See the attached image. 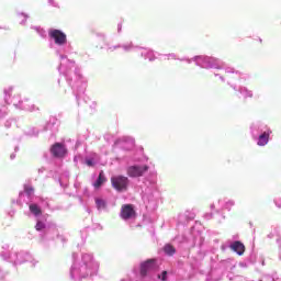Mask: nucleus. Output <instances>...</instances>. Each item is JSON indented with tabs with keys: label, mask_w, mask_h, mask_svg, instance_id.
I'll list each match as a JSON object with an SVG mask.
<instances>
[{
	"label": "nucleus",
	"mask_w": 281,
	"mask_h": 281,
	"mask_svg": "<svg viewBox=\"0 0 281 281\" xmlns=\"http://www.w3.org/2000/svg\"><path fill=\"white\" fill-rule=\"evenodd\" d=\"M58 56L60 58L58 71L61 76H65L67 85L78 99L87 91V77L82 75V70L76 65V61L68 59L65 53H60Z\"/></svg>",
	"instance_id": "nucleus-1"
},
{
	"label": "nucleus",
	"mask_w": 281,
	"mask_h": 281,
	"mask_svg": "<svg viewBox=\"0 0 281 281\" xmlns=\"http://www.w3.org/2000/svg\"><path fill=\"white\" fill-rule=\"evenodd\" d=\"M74 262L70 268V278L75 281L85 280V278H91V276H98L100 271V261L95 260L93 254L82 252L79 257L76 254L72 255Z\"/></svg>",
	"instance_id": "nucleus-2"
},
{
	"label": "nucleus",
	"mask_w": 281,
	"mask_h": 281,
	"mask_svg": "<svg viewBox=\"0 0 281 281\" xmlns=\"http://www.w3.org/2000/svg\"><path fill=\"white\" fill-rule=\"evenodd\" d=\"M4 102H7V104H13L15 109H20L21 111H30L31 113L38 111V106L33 104L30 99L21 98L19 92H14V87L4 89Z\"/></svg>",
	"instance_id": "nucleus-3"
},
{
	"label": "nucleus",
	"mask_w": 281,
	"mask_h": 281,
	"mask_svg": "<svg viewBox=\"0 0 281 281\" xmlns=\"http://www.w3.org/2000/svg\"><path fill=\"white\" fill-rule=\"evenodd\" d=\"M180 60H184L188 65L195 63L196 67H201V69H223L225 66L218 57L207 55H198L193 58H181Z\"/></svg>",
	"instance_id": "nucleus-4"
},
{
	"label": "nucleus",
	"mask_w": 281,
	"mask_h": 281,
	"mask_svg": "<svg viewBox=\"0 0 281 281\" xmlns=\"http://www.w3.org/2000/svg\"><path fill=\"white\" fill-rule=\"evenodd\" d=\"M1 257L3 258V260H7V262H11V265H14V267H18V265H23V262H31L32 267H36V265H38V260L33 259L32 255L25 251H2Z\"/></svg>",
	"instance_id": "nucleus-5"
},
{
	"label": "nucleus",
	"mask_w": 281,
	"mask_h": 281,
	"mask_svg": "<svg viewBox=\"0 0 281 281\" xmlns=\"http://www.w3.org/2000/svg\"><path fill=\"white\" fill-rule=\"evenodd\" d=\"M48 38L54 44L56 54H67V33L58 29L48 30Z\"/></svg>",
	"instance_id": "nucleus-6"
},
{
	"label": "nucleus",
	"mask_w": 281,
	"mask_h": 281,
	"mask_svg": "<svg viewBox=\"0 0 281 281\" xmlns=\"http://www.w3.org/2000/svg\"><path fill=\"white\" fill-rule=\"evenodd\" d=\"M157 269V260L147 259L139 265V276L140 278H148L153 271Z\"/></svg>",
	"instance_id": "nucleus-7"
},
{
	"label": "nucleus",
	"mask_w": 281,
	"mask_h": 281,
	"mask_svg": "<svg viewBox=\"0 0 281 281\" xmlns=\"http://www.w3.org/2000/svg\"><path fill=\"white\" fill-rule=\"evenodd\" d=\"M112 188L117 192H124L128 188V178L124 176H113L111 178Z\"/></svg>",
	"instance_id": "nucleus-8"
},
{
	"label": "nucleus",
	"mask_w": 281,
	"mask_h": 281,
	"mask_svg": "<svg viewBox=\"0 0 281 281\" xmlns=\"http://www.w3.org/2000/svg\"><path fill=\"white\" fill-rule=\"evenodd\" d=\"M271 127L267 126V124L261 122H255L250 125V135L252 139H256V137L262 135L265 131H269Z\"/></svg>",
	"instance_id": "nucleus-9"
},
{
	"label": "nucleus",
	"mask_w": 281,
	"mask_h": 281,
	"mask_svg": "<svg viewBox=\"0 0 281 281\" xmlns=\"http://www.w3.org/2000/svg\"><path fill=\"white\" fill-rule=\"evenodd\" d=\"M145 172H148L147 165H134L127 168V175L132 178L143 177Z\"/></svg>",
	"instance_id": "nucleus-10"
},
{
	"label": "nucleus",
	"mask_w": 281,
	"mask_h": 281,
	"mask_svg": "<svg viewBox=\"0 0 281 281\" xmlns=\"http://www.w3.org/2000/svg\"><path fill=\"white\" fill-rule=\"evenodd\" d=\"M225 74H226L225 78L228 81V85H231L234 91H237L236 86L232 85V82H235V80H238V78H240V72L232 67H226Z\"/></svg>",
	"instance_id": "nucleus-11"
},
{
	"label": "nucleus",
	"mask_w": 281,
	"mask_h": 281,
	"mask_svg": "<svg viewBox=\"0 0 281 281\" xmlns=\"http://www.w3.org/2000/svg\"><path fill=\"white\" fill-rule=\"evenodd\" d=\"M106 47H108V52H115V49H120V47L127 53H130V52H138L139 53L142 49V47L135 46L133 42L122 44V45H115V46L106 45Z\"/></svg>",
	"instance_id": "nucleus-12"
},
{
	"label": "nucleus",
	"mask_w": 281,
	"mask_h": 281,
	"mask_svg": "<svg viewBox=\"0 0 281 281\" xmlns=\"http://www.w3.org/2000/svg\"><path fill=\"white\" fill-rule=\"evenodd\" d=\"M120 216L123 221H133L135 218V209L131 204H125L121 207Z\"/></svg>",
	"instance_id": "nucleus-13"
},
{
	"label": "nucleus",
	"mask_w": 281,
	"mask_h": 281,
	"mask_svg": "<svg viewBox=\"0 0 281 281\" xmlns=\"http://www.w3.org/2000/svg\"><path fill=\"white\" fill-rule=\"evenodd\" d=\"M50 153L53 157L63 158L65 155H67V148H65V145L60 143H56L52 146Z\"/></svg>",
	"instance_id": "nucleus-14"
},
{
	"label": "nucleus",
	"mask_w": 281,
	"mask_h": 281,
	"mask_svg": "<svg viewBox=\"0 0 281 281\" xmlns=\"http://www.w3.org/2000/svg\"><path fill=\"white\" fill-rule=\"evenodd\" d=\"M271 133H273L271 130H267L259 136L255 137L254 139L257 140V146H267V144H269V137H271Z\"/></svg>",
	"instance_id": "nucleus-15"
},
{
	"label": "nucleus",
	"mask_w": 281,
	"mask_h": 281,
	"mask_svg": "<svg viewBox=\"0 0 281 281\" xmlns=\"http://www.w3.org/2000/svg\"><path fill=\"white\" fill-rule=\"evenodd\" d=\"M139 54L143 58H145V60H149L153 61L157 58V56H159V53L153 52L149 48H140Z\"/></svg>",
	"instance_id": "nucleus-16"
},
{
	"label": "nucleus",
	"mask_w": 281,
	"mask_h": 281,
	"mask_svg": "<svg viewBox=\"0 0 281 281\" xmlns=\"http://www.w3.org/2000/svg\"><path fill=\"white\" fill-rule=\"evenodd\" d=\"M25 196L26 199H32V196H34V188L30 184H25L24 191L20 192L19 194L20 201H26Z\"/></svg>",
	"instance_id": "nucleus-17"
},
{
	"label": "nucleus",
	"mask_w": 281,
	"mask_h": 281,
	"mask_svg": "<svg viewBox=\"0 0 281 281\" xmlns=\"http://www.w3.org/2000/svg\"><path fill=\"white\" fill-rule=\"evenodd\" d=\"M30 214L34 216L35 218H41V215L43 214V211L41 210V206L36 203H31L29 205Z\"/></svg>",
	"instance_id": "nucleus-18"
},
{
	"label": "nucleus",
	"mask_w": 281,
	"mask_h": 281,
	"mask_svg": "<svg viewBox=\"0 0 281 281\" xmlns=\"http://www.w3.org/2000/svg\"><path fill=\"white\" fill-rule=\"evenodd\" d=\"M231 249L237 254V256H243L245 254V245L240 241H234L231 245Z\"/></svg>",
	"instance_id": "nucleus-19"
},
{
	"label": "nucleus",
	"mask_w": 281,
	"mask_h": 281,
	"mask_svg": "<svg viewBox=\"0 0 281 281\" xmlns=\"http://www.w3.org/2000/svg\"><path fill=\"white\" fill-rule=\"evenodd\" d=\"M120 142L122 144H125V146H123L124 148H126V150H131V148H133L135 146V138L131 137V136H123Z\"/></svg>",
	"instance_id": "nucleus-20"
},
{
	"label": "nucleus",
	"mask_w": 281,
	"mask_h": 281,
	"mask_svg": "<svg viewBox=\"0 0 281 281\" xmlns=\"http://www.w3.org/2000/svg\"><path fill=\"white\" fill-rule=\"evenodd\" d=\"M211 210H215V212H221V210H225V198H221L212 203Z\"/></svg>",
	"instance_id": "nucleus-21"
},
{
	"label": "nucleus",
	"mask_w": 281,
	"mask_h": 281,
	"mask_svg": "<svg viewBox=\"0 0 281 281\" xmlns=\"http://www.w3.org/2000/svg\"><path fill=\"white\" fill-rule=\"evenodd\" d=\"M105 181H106V177H104V171H100L97 181L93 182V188L98 190V188H100L103 183H105Z\"/></svg>",
	"instance_id": "nucleus-22"
},
{
	"label": "nucleus",
	"mask_w": 281,
	"mask_h": 281,
	"mask_svg": "<svg viewBox=\"0 0 281 281\" xmlns=\"http://www.w3.org/2000/svg\"><path fill=\"white\" fill-rule=\"evenodd\" d=\"M157 280L158 281H170V271H161L160 273L157 274Z\"/></svg>",
	"instance_id": "nucleus-23"
},
{
	"label": "nucleus",
	"mask_w": 281,
	"mask_h": 281,
	"mask_svg": "<svg viewBox=\"0 0 281 281\" xmlns=\"http://www.w3.org/2000/svg\"><path fill=\"white\" fill-rule=\"evenodd\" d=\"M95 205L97 210H99L100 212H102V210H106V201H104L103 199L95 198Z\"/></svg>",
	"instance_id": "nucleus-24"
},
{
	"label": "nucleus",
	"mask_w": 281,
	"mask_h": 281,
	"mask_svg": "<svg viewBox=\"0 0 281 281\" xmlns=\"http://www.w3.org/2000/svg\"><path fill=\"white\" fill-rule=\"evenodd\" d=\"M239 93L243 95V98H254V92L246 87L240 88Z\"/></svg>",
	"instance_id": "nucleus-25"
},
{
	"label": "nucleus",
	"mask_w": 281,
	"mask_h": 281,
	"mask_svg": "<svg viewBox=\"0 0 281 281\" xmlns=\"http://www.w3.org/2000/svg\"><path fill=\"white\" fill-rule=\"evenodd\" d=\"M236 205V202L234 200H229L227 198H224V210H232Z\"/></svg>",
	"instance_id": "nucleus-26"
},
{
	"label": "nucleus",
	"mask_w": 281,
	"mask_h": 281,
	"mask_svg": "<svg viewBox=\"0 0 281 281\" xmlns=\"http://www.w3.org/2000/svg\"><path fill=\"white\" fill-rule=\"evenodd\" d=\"M164 251L165 254H167V256H175V252L177 250H175V247H172V245L167 244L164 248Z\"/></svg>",
	"instance_id": "nucleus-27"
},
{
	"label": "nucleus",
	"mask_w": 281,
	"mask_h": 281,
	"mask_svg": "<svg viewBox=\"0 0 281 281\" xmlns=\"http://www.w3.org/2000/svg\"><path fill=\"white\" fill-rule=\"evenodd\" d=\"M32 30H35L41 38H45V36H47V32L44 31L41 26H32Z\"/></svg>",
	"instance_id": "nucleus-28"
},
{
	"label": "nucleus",
	"mask_w": 281,
	"mask_h": 281,
	"mask_svg": "<svg viewBox=\"0 0 281 281\" xmlns=\"http://www.w3.org/2000/svg\"><path fill=\"white\" fill-rule=\"evenodd\" d=\"M86 164L91 168L98 164V155L94 154L92 158H87Z\"/></svg>",
	"instance_id": "nucleus-29"
},
{
	"label": "nucleus",
	"mask_w": 281,
	"mask_h": 281,
	"mask_svg": "<svg viewBox=\"0 0 281 281\" xmlns=\"http://www.w3.org/2000/svg\"><path fill=\"white\" fill-rule=\"evenodd\" d=\"M36 232H43L45 229V222L41 220V217L37 218V223L35 225Z\"/></svg>",
	"instance_id": "nucleus-30"
},
{
	"label": "nucleus",
	"mask_w": 281,
	"mask_h": 281,
	"mask_svg": "<svg viewBox=\"0 0 281 281\" xmlns=\"http://www.w3.org/2000/svg\"><path fill=\"white\" fill-rule=\"evenodd\" d=\"M165 60H178L179 58H177V54L175 53H170V54H166L162 55Z\"/></svg>",
	"instance_id": "nucleus-31"
},
{
	"label": "nucleus",
	"mask_w": 281,
	"mask_h": 281,
	"mask_svg": "<svg viewBox=\"0 0 281 281\" xmlns=\"http://www.w3.org/2000/svg\"><path fill=\"white\" fill-rule=\"evenodd\" d=\"M98 36V41H106V35H104V33H99L97 34Z\"/></svg>",
	"instance_id": "nucleus-32"
},
{
	"label": "nucleus",
	"mask_w": 281,
	"mask_h": 281,
	"mask_svg": "<svg viewBox=\"0 0 281 281\" xmlns=\"http://www.w3.org/2000/svg\"><path fill=\"white\" fill-rule=\"evenodd\" d=\"M49 5H53V8H58V2L55 0H48Z\"/></svg>",
	"instance_id": "nucleus-33"
},
{
	"label": "nucleus",
	"mask_w": 281,
	"mask_h": 281,
	"mask_svg": "<svg viewBox=\"0 0 281 281\" xmlns=\"http://www.w3.org/2000/svg\"><path fill=\"white\" fill-rule=\"evenodd\" d=\"M2 249H4V251H8V249H10V245L4 244V245L2 246Z\"/></svg>",
	"instance_id": "nucleus-34"
},
{
	"label": "nucleus",
	"mask_w": 281,
	"mask_h": 281,
	"mask_svg": "<svg viewBox=\"0 0 281 281\" xmlns=\"http://www.w3.org/2000/svg\"><path fill=\"white\" fill-rule=\"evenodd\" d=\"M21 16H24V21H22V23H25V21H27V14H25V13H21Z\"/></svg>",
	"instance_id": "nucleus-35"
},
{
	"label": "nucleus",
	"mask_w": 281,
	"mask_h": 281,
	"mask_svg": "<svg viewBox=\"0 0 281 281\" xmlns=\"http://www.w3.org/2000/svg\"><path fill=\"white\" fill-rule=\"evenodd\" d=\"M215 76H218L220 80H221L222 82H225V77H223V76H221V75H215Z\"/></svg>",
	"instance_id": "nucleus-36"
},
{
	"label": "nucleus",
	"mask_w": 281,
	"mask_h": 281,
	"mask_svg": "<svg viewBox=\"0 0 281 281\" xmlns=\"http://www.w3.org/2000/svg\"><path fill=\"white\" fill-rule=\"evenodd\" d=\"M3 278H5V274H3L2 271L0 270V280H3Z\"/></svg>",
	"instance_id": "nucleus-37"
},
{
	"label": "nucleus",
	"mask_w": 281,
	"mask_h": 281,
	"mask_svg": "<svg viewBox=\"0 0 281 281\" xmlns=\"http://www.w3.org/2000/svg\"><path fill=\"white\" fill-rule=\"evenodd\" d=\"M117 32H122V24L117 25Z\"/></svg>",
	"instance_id": "nucleus-38"
},
{
	"label": "nucleus",
	"mask_w": 281,
	"mask_h": 281,
	"mask_svg": "<svg viewBox=\"0 0 281 281\" xmlns=\"http://www.w3.org/2000/svg\"><path fill=\"white\" fill-rule=\"evenodd\" d=\"M274 203H276L277 207H281V201L274 202Z\"/></svg>",
	"instance_id": "nucleus-39"
},
{
	"label": "nucleus",
	"mask_w": 281,
	"mask_h": 281,
	"mask_svg": "<svg viewBox=\"0 0 281 281\" xmlns=\"http://www.w3.org/2000/svg\"><path fill=\"white\" fill-rule=\"evenodd\" d=\"M155 183H157V180L151 181V186H155Z\"/></svg>",
	"instance_id": "nucleus-40"
},
{
	"label": "nucleus",
	"mask_w": 281,
	"mask_h": 281,
	"mask_svg": "<svg viewBox=\"0 0 281 281\" xmlns=\"http://www.w3.org/2000/svg\"><path fill=\"white\" fill-rule=\"evenodd\" d=\"M99 47H100V49H104L105 46L104 45H99Z\"/></svg>",
	"instance_id": "nucleus-41"
},
{
	"label": "nucleus",
	"mask_w": 281,
	"mask_h": 281,
	"mask_svg": "<svg viewBox=\"0 0 281 281\" xmlns=\"http://www.w3.org/2000/svg\"><path fill=\"white\" fill-rule=\"evenodd\" d=\"M121 281H131V279H123V280H121Z\"/></svg>",
	"instance_id": "nucleus-42"
},
{
	"label": "nucleus",
	"mask_w": 281,
	"mask_h": 281,
	"mask_svg": "<svg viewBox=\"0 0 281 281\" xmlns=\"http://www.w3.org/2000/svg\"><path fill=\"white\" fill-rule=\"evenodd\" d=\"M75 161H78V157H75Z\"/></svg>",
	"instance_id": "nucleus-43"
}]
</instances>
